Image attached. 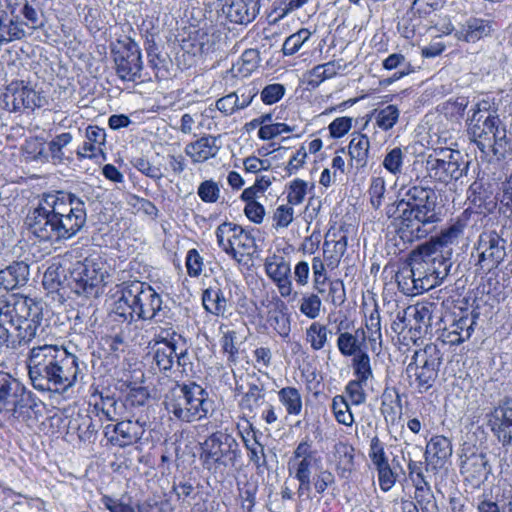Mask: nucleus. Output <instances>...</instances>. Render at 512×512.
<instances>
[{"mask_svg": "<svg viewBox=\"0 0 512 512\" xmlns=\"http://www.w3.org/2000/svg\"><path fill=\"white\" fill-rule=\"evenodd\" d=\"M268 322L276 333L286 340L291 332V318L288 307L281 299H276L274 308L269 311Z\"/></svg>", "mask_w": 512, "mask_h": 512, "instance_id": "2f4dec72", "label": "nucleus"}, {"mask_svg": "<svg viewBox=\"0 0 512 512\" xmlns=\"http://www.w3.org/2000/svg\"><path fill=\"white\" fill-rule=\"evenodd\" d=\"M334 458L338 469L343 473L352 471V445L347 437L339 439L335 445Z\"/></svg>", "mask_w": 512, "mask_h": 512, "instance_id": "49530a36", "label": "nucleus"}, {"mask_svg": "<svg viewBox=\"0 0 512 512\" xmlns=\"http://www.w3.org/2000/svg\"><path fill=\"white\" fill-rule=\"evenodd\" d=\"M442 362L443 354L436 344L430 343L416 350L406 367L410 386L419 393L427 392L437 380Z\"/></svg>", "mask_w": 512, "mask_h": 512, "instance_id": "f8f14e48", "label": "nucleus"}, {"mask_svg": "<svg viewBox=\"0 0 512 512\" xmlns=\"http://www.w3.org/2000/svg\"><path fill=\"white\" fill-rule=\"evenodd\" d=\"M435 309L436 304L433 302H421L404 309L403 315L409 316L411 321L410 330L419 335L426 334L432 326Z\"/></svg>", "mask_w": 512, "mask_h": 512, "instance_id": "bb28decb", "label": "nucleus"}, {"mask_svg": "<svg viewBox=\"0 0 512 512\" xmlns=\"http://www.w3.org/2000/svg\"><path fill=\"white\" fill-rule=\"evenodd\" d=\"M106 427V436L108 441L119 448L142 444L143 436L146 432L147 421L138 418L136 420H124L117 424Z\"/></svg>", "mask_w": 512, "mask_h": 512, "instance_id": "412c9836", "label": "nucleus"}, {"mask_svg": "<svg viewBox=\"0 0 512 512\" xmlns=\"http://www.w3.org/2000/svg\"><path fill=\"white\" fill-rule=\"evenodd\" d=\"M352 238L350 224L344 223L338 228L332 227L323 244V255L330 259V265H342L345 275L348 276L350 269L349 254L347 253L348 242Z\"/></svg>", "mask_w": 512, "mask_h": 512, "instance_id": "a211bd4d", "label": "nucleus"}, {"mask_svg": "<svg viewBox=\"0 0 512 512\" xmlns=\"http://www.w3.org/2000/svg\"><path fill=\"white\" fill-rule=\"evenodd\" d=\"M370 142L366 135L354 132V160L357 167L363 168L368 163Z\"/></svg>", "mask_w": 512, "mask_h": 512, "instance_id": "4d7b16f0", "label": "nucleus"}, {"mask_svg": "<svg viewBox=\"0 0 512 512\" xmlns=\"http://www.w3.org/2000/svg\"><path fill=\"white\" fill-rule=\"evenodd\" d=\"M100 502L109 512H136L131 503L124 501L123 498H116L104 494L100 498Z\"/></svg>", "mask_w": 512, "mask_h": 512, "instance_id": "774afa93", "label": "nucleus"}, {"mask_svg": "<svg viewBox=\"0 0 512 512\" xmlns=\"http://www.w3.org/2000/svg\"><path fill=\"white\" fill-rule=\"evenodd\" d=\"M361 312L365 329L361 327L354 332V376L356 377L354 379V405L364 403L368 394L373 391L370 359L362 351L361 346H366V341H368L371 349L375 351L376 345H380L381 340L380 315L372 297H369L368 300L363 297Z\"/></svg>", "mask_w": 512, "mask_h": 512, "instance_id": "20e7f679", "label": "nucleus"}, {"mask_svg": "<svg viewBox=\"0 0 512 512\" xmlns=\"http://www.w3.org/2000/svg\"><path fill=\"white\" fill-rule=\"evenodd\" d=\"M106 141V132L98 126L86 128V140L77 149L78 158H97L103 154V146Z\"/></svg>", "mask_w": 512, "mask_h": 512, "instance_id": "c756f323", "label": "nucleus"}, {"mask_svg": "<svg viewBox=\"0 0 512 512\" xmlns=\"http://www.w3.org/2000/svg\"><path fill=\"white\" fill-rule=\"evenodd\" d=\"M87 197L65 190L43 193L25 220L41 241L59 242L75 236L87 219Z\"/></svg>", "mask_w": 512, "mask_h": 512, "instance_id": "f03ea898", "label": "nucleus"}, {"mask_svg": "<svg viewBox=\"0 0 512 512\" xmlns=\"http://www.w3.org/2000/svg\"><path fill=\"white\" fill-rule=\"evenodd\" d=\"M278 399L289 415H299L302 411V397L295 387H284L278 391Z\"/></svg>", "mask_w": 512, "mask_h": 512, "instance_id": "ea45409f", "label": "nucleus"}, {"mask_svg": "<svg viewBox=\"0 0 512 512\" xmlns=\"http://www.w3.org/2000/svg\"><path fill=\"white\" fill-rule=\"evenodd\" d=\"M96 408H100L102 414L107 420H116L123 415L125 408V400L118 401L114 396H101V403L96 404Z\"/></svg>", "mask_w": 512, "mask_h": 512, "instance_id": "3c124183", "label": "nucleus"}, {"mask_svg": "<svg viewBox=\"0 0 512 512\" xmlns=\"http://www.w3.org/2000/svg\"><path fill=\"white\" fill-rule=\"evenodd\" d=\"M16 6H21L18 14L19 16L23 15L27 20L25 26H28L31 29H38L42 26L36 9L29 4L28 0H13V7Z\"/></svg>", "mask_w": 512, "mask_h": 512, "instance_id": "052dcab7", "label": "nucleus"}, {"mask_svg": "<svg viewBox=\"0 0 512 512\" xmlns=\"http://www.w3.org/2000/svg\"><path fill=\"white\" fill-rule=\"evenodd\" d=\"M415 487L416 504L422 512H436L437 505L430 484L417 485Z\"/></svg>", "mask_w": 512, "mask_h": 512, "instance_id": "603ef678", "label": "nucleus"}, {"mask_svg": "<svg viewBox=\"0 0 512 512\" xmlns=\"http://www.w3.org/2000/svg\"><path fill=\"white\" fill-rule=\"evenodd\" d=\"M222 334L219 343L223 354L227 355V361L236 364L239 360V344L237 342V332L230 330L226 325L219 327Z\"/></svg>", "mask_w": 512, "mask_h": 512, "instance_id": "e433bc0d", "label": "nucleus"}, {"mask_svg": "<svg viewBox=\"0 0 512 512\" xmlns=\"http://www.w3.org/2000/svg\"><path fill=\"white\" fill-rule=\"evenodd\" d=\"M339 267L330 265V259L323 256H314L311 261L313 287L318 293H324L329 281V271Z\"/></svg>", "mask_w": 512, "mask_h": 512, "instance_id": "c9c22d12", "label": "nucleus"}, {"mask_svg": "<svg viewBox=\"0 0 512 512\" xmlns=\"http://www.w3.org/2000/svg\"><path fill=\"white\" fill-rule=\"evenodd\" d=\"M368 456L375 468L389 463L385 452V444L376 435L370 440Z\"/></svg>", "mask_w": 512, "mask_h": 512, "instance_id": "680f3d73", "label": "nucleus"}, {"mask_svg": "<svg viewBox=\"0 0 512 512\" xmlns=\"http://www.w3.org/2000/svg\"><path fill=\"white\" fill-rule=\"evenodd\" d=\"M221 146L220 136L208 134L194 142L188 143L184 148V152L194 164H198L216 157Z\"/></svg>", "mask_w": 512, "mask_h": 512, "instance_id": "b1692460", "label": "nucleus"}, {"mask_svg": "<svg viewBox=\"0 0 512 512\" xmlns=\"http://www.w3.org/2000/svg\"><path fill=\"white\" fill-rule=\"evenodd\" d=\"M382 66L386 70H396V72L386 80L388 84H391L411 72V64L405 56L401 53L390 54L382 62Z\"/></svg>", "mask_w": 512, "mask_h": 512, "instance_id": "4c0bfd02", "label": "nucleus"}, {"mask_svg": "<svg viewBox=\"0 0 512 512\" xmlns=\"http://www.w3.org/2000/svg\"><path fill=\"white\" fill-rule=\"evenodd\" d=\"M116 75L122 81L136 82L141 79L143 62L139 45L127 37L118 40L112 48Z\"/></svg>", "mask_w": 512, "mask_h": 512, "instance_id": "2eb2a0df", "label": "nucleus"}, {"mask_svg": "<svg viewBox=\"0 0 512 512\" xmlns=\"http://www.w3.org/2000/svg\"><path fill=\"white\" fill-rule=\"evenodd\" d=\"M346 68L347 64L342 63V60H334L316 65L303 75V83L306 84L307 89H315L325 80L343 75Z\"/></svg>", "mask_w": 512, "mask_h": 512, "instance_id": "a878e982", "label": "nucleus"}, {"mask_svg": "<svg viewBox=\"0 0 512 512\" xmlns=\"http://www.w3.org/2000/svg\"><path fill=\"white\" fill-rule=\"evenodd\" d=\"M477 254V266L483 272L496 269L506 257V240L496 232L489 231L480 234L474 247Z\"/></svg>", "mask_w": 512, "mask_h": 512, "instance_id": "dca6fc26", "label": "nucleus"}, {"mask_svg": "<svg viewBox=\"0 0 512 512\" xmlns=\"http://www.w3.org/2000/svg\"><path fill=\"white\" fill-rule=\"evenodd\" d=\"M113 298L110 317L128 325L140 320H156L162 307L160 294L148 283L138 280L117 285Z\"/></svg>", "mask_w": 512, "mask_h": 512, "instance_id": "423d86ee", "label": "nucleus"}, {"mask_svg": "<svg viewBox=\"0 0 512 512\" xmlns=\"http://www.w3.org/2000/svg\"><path fill=\"white\" fill-rule=\"evenodd\" d=\"M108 277L105 261L94 253L72 263L68 269L66 286L78 296L94 299L103 294Z\"/></svg>", "mask_w": 512, "mask_h": 512, "instance_id": "6e6552de", "label": "nucleus"}, {"mask_svg": "<svg viewBox=\"0 0 512 512\" xmlns=\"http://www.w3.org/2000/svg\"><path fill=\"white\" fill-rule=\"evenodd\" d=\"M124 400L127 409L143 407L149 400V392L142 386L132 387L127 392Z\"/></svg>", "mask_w": 512, "mask_h": 512, "instance_id": "0e129e2a", "label": "nucleus"}, {"mask_svg": "<svg viewBox=\"0 0 512 512\" xmlns=\"http://www.w3.org/2000/svg\"><path fill=\"white\" fill-rule=\"evenodd\" d=\"M469 104L468 98L464 96L450 98L441 105V111L446 117L459 121L463 118Z\"/></svg>", "mask_w": 512, "mask_h": 512, "instance_id": "864d4df0", "label": "nucleus"}, {"mask_svg": "<svg viewBox=\"0 0 512 512\" xmlns=\"http://www.w3.org/2000/svg\"><path fill=\"white\" fill-rule=\"evenodd\" d=\"M72 139L73 137L69 132L56 135L48 143L49 159L51 158L54 162H62L64 160L63 148L70 144Z\"/></svg>", "mask_w": 512, "mask_h": 512, "instance_id": "5fc2aeb1", "label": "nucleus"}, {"mask_svg": "<svg viewBox=\"0 0 512 512\" xmlns=\"http://www.w3.org/2000/svg\"><path fill=\"white\" fill-rule=\"evenodd\" d=\"M373 116L377 126L383 131H388L397 123L400 111L397 106L391 104L379 110L375 109Z\"/></svg>", "mask_w": 512, "mask_h": 512, "instance_id": "de8ad7c7", "label": "nucleus"}, {"mask_svg": "<svg viewBox=\"0 0 512 512\" xmlns=\"http://www.w3.org/2000/svg\"><path fill=\"white\" fill-rule=\"evenodd\" d=\"M440 246L422 244L410 255L409 266L422 289H432L441 284L452 267L450 250H438Z\"/></svg>", "mask_w": 512, "mask_h": 512, "instance_id": "1a4fd4ad", "label": "nucleus"}, {"mask_svg": "<svg viewBox=\"0 0 512 512\" xmlns=\"http://www.w3.org/2000/svg\"><path fill=\"white\" fill-rule=\"evenodd\" d=\"M493 31V22L490 20L471 17L456 30L455 36L466 42H476L490 35Z\"/></svg>", "mask_w": 512, "mask_h": 512, "instance_id": "c85d7f7f", "label": "nucleus"}, {"mask_svg": "<svg viewBox=\"0 0 512 512\" xmlns=\"http://www.w3.org/2000/svg\"><path fill=\"white\" fill-rule=\"evenodd\" d=\"M229 294L218 282L202 291L201 301L204 310L216 317H224L229 308Z\"/></svg>", "mask_w": 512, "mask_h": 512, "instance_id": "393cba45", "label": "nucleus"}, {"mask_svg": "<svg viewBox=\"0 0 512 512\" xmlns=\"http://www.w3.org/2000/svg\"><path fill=\"white\" fill-rule=\"evenodd\" d=\"M464 229V225L460 222H456L450 225L448 228L441 231V233L436 237L426 242V245H435L440 246L438 250H451L449 245L455 243L458 238L462 235Z\"/></svg>", "mask_w": 512, "mask_h": 512, "instance_id": "a19ab883", "label": "nucleus"}, {"mask_svg": "<svg viewBox=\"0 0 512 512\" xmlns=\"http://www.w3.org/2000/svg\"><path fill=\"white\" fill-rule=\"evenodd\" d=\"M218 246L232 259L240 262L255 248L251 231L232 222L221 223L215 231Z\"/></svg>", "mask_w": 512, "mask_h": 512, "instance_id": "4468645a", "label": "nucleus"}, {"mask_svg": "<svg viewBox=\"0 0 512 512\" xmlns=\"http://www.w3.org/2000/svg\"><path fill=\"white\" fill-rule=\"evenodd\" d=\"M265 398V392L263 386L256 383H249L248 390L243 394L239 407L243 411L253 412L258 408Z\"/></svg>", "mask_w": 512, "mask_h": 512, "instance_id": "c03bdc74", "label": "nucleus"}, {"mask_svg": "<svg viewBox=\"0 0 512 512\" xmlns=\"http://www.w3.org/2000/svg\"><path fill=\"white\" fill-rule=\"evenodd\" d=\"M425 162L429 177L441 183L459 180L469 168V161L464 159L460 151L449 148L435 149Z\"/></svg>", "mask_w": 512, "mask_h": 512, "instance_id": "ddd939ff", "label": "nucleus"}, {"mask_svg": "<svg viewBox=\"0 0 512 512\" xmlns=\"http://www.w3.org/2000/svg\"><path fill=\"white\" fill-rule=\"evenodd\" d=\"M29 275V265L24 261H15L0 270V280L8 291L24 286L29 280Z\"/></svg>", "mask_w": 512, "mask_h": 512, "instance_id": "7c9ffc66", "label": "nucleus"}, {"mask_svg": "<svg viewBox=\"0 0 512 512\" xmlns=\"http://www.w3.org/2000/svg\"><path fill=\"white\" fill-rule=\"evenodd\" d=\"M252 432V439L243 436V442L248 451L249 460L257 467H262L266 465L264 446L259 442L256 432L254 430Z\"/></svg>", "mask_w": 512, "mask_h": 512, "instance_id": "8fccbe9b", "label": "nucleus"}, {"mask_svg": "<svg viewBox=\"0 0 512 512\" xmlns=\"http://www.w3.org/2000/svg\"><path fill=\"white\" fill-rule=\"evenodd\" d=\"M460 473L473 488H479L491 473L487 456L472 448H467L460 456Z\"/></svg>", "mask_w": 512, "mask_h": 512, "instance_id": "6ab92c4d", "label": "nucleus"}, {"mask_svg": "<svg viewBox=\"0 0 512 512\" xmlns=\"http://www.w3.org/2000/svg\"><path fill=\"white\" fill-rule=\"evenodd\" d=\"M466 120L469 139L485 154L504 159L511 151V138L505 124L497 114V108L489 99L478 101Z\"/></svg>", "mask_w": 512, "mask_h": 512, "instance_id": "39448f33", "label": "nucleus"}, {"mask_svg": "<svg viewBox=\"0 0 512 512\" xmlns=\"http://www.w3.org/2000/svg\"><path fill=\"white\" fill-rule=\"evenodd\" d=\"M25 152L35 161L48 162L49 154L45 150V143L42 138H30L25 143Z\"/></svg>", "mask_w": 512, "mask_h": 512, "instance_id": "69168bd1", "label": "nucleus"}, {"mask_svg": "<svg viewBox=\"0 0 512 512\" xmlns=\"http://www.w3.org/2000/svg\"><path fill=\"white\" fill-rule=\"evenodd\" d=\"M468 200L478 208L490 209L495 206L492 185L482 179L474 181L468 191Z\"/></svg>", "mask_w": 512, "mask_h": 512, "instance_id": "72a5a7b5", "label": "nucleus"}, {"mask_svg": "<svg viewBox=\"0 0 512 512\" xmlns=\"http://www.w3.org/2000/svg\"><path fill=\"white\" fill-rule=\"evenodd\" d=\"M322 468V460L308 441L300 442L288 463L289 474L294 478H308Z\"/></svg>", "mask_w": 512, "mask_h": 512, "instance_id": "aec40b11", "label": "nucleus"}, {"mask_svg": "<svg viewBox=\"0 0 512 512\" xmlns=\"http://www.w3.org/2000/svg\"><path fill=\"white\" fill-rule=\"evenodd\" d=\"M310 37L311 32L304 28L287 37L282 47L284 55H293L298 52Z\"/></svg>", "mask_w": 512, "mask_h": 512, "instance_id": "6e6d98bb", "label": "nucleus"}, {"mask_svg": "<svg viewBox=\"0 0 512 512\" xmlns=\"http://www.w3.org/2000/svg\"><path fill=\"white\" fill-rule=\"evenodd\" d=\"M38 398L18 378L0 369V413L17 420L30 416Z\"/></svg>", "mask_w": 512, "mask_h": 512, "instance_id": "9b49d317", "label": "nucleus"}, {"mask_svg": "<svg viewBox=\"0 0 512 512\" xmlns=\"http://www.w3.org/2000/svg\"><path fill=\"white\" fill-rule=\"evenodd\" d=\"M418 179L400 183L397 200L386 207V215L398 221L396 233L404 244L425 238L441 221L436 191L417 183Z\"/></svg>", "mask_w": 512, "mask_h": 512, "instance_id": "7ed1b4c3", "label": "nucleus"}, {"mask_svg": "<svg viewBox=\"0 0 512 512\" xmlns=\"http://www.w3.org/2000/svg\"><path fill=\"white\" fill-rule=\"evenodd\" d=\"M475 323L476 317L473 315H465L454 320L447 329V341L452 345H459L468 340L474 331Z\"/></svg>", "mask_w": 512, "mask_h": 512, "instance_id": "473e14b6", "label": "nucleus"}, {"mask_svg": "<svg viewBox=\"0 0 512 512\" xmlns=\"http://www.w3.org/2000/svg\"><path fill=\"white\" fill-rule=\"evenodd\" d=\"M242 452L235 437L223 431H216L200 444L202 466L212 474H223L234 468L241 460Z\"/></svg>", "mask_w": 512, "mask_h": 512, "instance_id": "9d476101", "label": "nucleus"}, {"mask_svg": "<svg viewBox=\"0 0 512 512\" xmlns=\"http://www.w3.org/2000/svg\"><path fill=\"white\" fill-rule=\"evenodd\" d=\"M162 404L170 420L192 423L207 418L213 401L201 385L195 382H176L164 394Z\"/></svg>", "mask_w": 512, "mask_h": 512, "instance_id": "0eeeda50", "label": "nucleus"}, {"mask_svg": "<svg viewBox=\"0 0 512 512\" xmlns=\"http://www.w3.org/2000/svg\"><path fill=\"white\" fill-rule=\"evenodd\" d=\"M331 409L339 424L352 425V410L346 396L336 395L332 400Z\"/></svg>", "mask_w": 512, "mask_h": 512, "instance_id": "09e8293b", "label": "nucleus"}, {"mask_svg": "<svg viewBox=\"0 0 512 512\" xmlns=\"http://www.w3.org/2000/svg\"><path fill=\"white\" fill-rule=\"evenodd\" d=\"M405 156V152L400 147L390 149L384 156L382 165L386 171L397 177L395 184L403 173Z\"/></svg>", "mask_w": 512, "mask_h": 512, "instance_id": "a18cd8bd", "label": "nucleus"}, {"mask_svg": "<svg viewBox=\"0 0 512 512\" xmlns=\"http://www.w3.org/2000/svg\"><path fill=\"white\" fill-rule=\"evenodd\" d=\"M67 277L68 274L64 273L61 266L53 264L46 269L43 275V287L49 293L59 292L66 285Z\"/></svg>", "mask_w": 512, "mask_h": 512, "instance_id": "79ce46f5", "label": "nucleus"}, {"mask_svg": "<svg viewBox=\"0 0 512 512\" xmlns=\"http://www.w3.org/2000/svg\"><path fill=\"white\" fill-rule=\"evenodd\" d=\"M131 163L137 171L155 181L163 178L161 167L159 165H154L145 157L134 158Z\"/></svg>", "mask_w": 512, "mask_h": 512, "instance_id": "bf43d9fd", "label": "nucleus"}, {"mask_svg": "<svg viewBox=\"0 0 512 512\" xmlns=\"http://www.w3.org/2000/svg\"><path fill=\"white\" fill-rule=\"evenodd\" d=\"M307 342L314 350H320L327 341V329L324 325L313 322L306 332Z\"/></svg>", "mask_w": 512, "mask_h": 512, "instance_id": "13d9d810", "label": "nucleus"}, {"mask_svg": "<svg viewBox=\"0 0 512 512\" xmlns=\"http://www.w3.org/2000/svg\"><path fill=\"white\" fill-rule=\"evenodd\" d=\"M40 301L21 294L0 299V346L15 349L36 339L29 351L28 370L39 391L66 392L84 378L86 365L65 345L47 341Z\"/></svg>", "mask_w": 512, "mask_h": 512, "instance_id": "f257e3e1", "label": "nucleus"}, {"mask_svg": "<svg viewBox=\"0 0 512 512\" xmlns=\"http://www.w3.org/2000/svg\"><path fill=\"white\" fill-rule=\"evenodd\" d=\"M452 455V445L444 436H434L428 442L424 453L425 461L432 470L443 467L448 458Z\"/></svg>", "mask_w": 512, "mask_h": 512, "instance_id": "cd10ccee", "label": "nucleus"}, {"mask_svg": "<svg viewBox=\"0 0 512 512\" xmlns=\"http://www.w3.org/2000/svg\"><path fill=\"white\" fill-rule=\"evenodd\" d=\"M149 348L151 349L153 367L164 373L171 371L175 365V355L179 346L154 345L149 342Z\"/></svg>", "mask_w": 512, "mask_h": 512, "instance_id": "f704fd0d", "label": "nucleus"}, {"mask_svg": "<svg viewBox=\"0 0 512 512\" xmlns=\"http://www.w3.org/2000/svg\"><path fill=\"white\" fill-rule=\"evenodd\" d=\"M222 14L232 23L248 24L259 13V0H217Z\"/></svg>", "mask_w": 512, "mask_h": 512, "instance_id": "4be33fe9", "label": "nucleus"}, {"mask_svg": "<svg viewBox=\"0 0 512 512\" xmlns=\"http://www.w3.org/2000/svg\"><path fill=\"white\" fill-rule=\"evenodd\" d=\"M7 12L0 13V44H7L26 37L25 22L17 14V7H13V0H8Z\"/></svg>", "mask_w": 512, "mask_h": 512, "instance_id": "5701e85b", "label": "nucleus"}, {"mask_svg": "<svg viewBox=\"0 0 512 512\" xmlns=\"http://www.w3.org/2000/svg\"><path fill=\"white\" fill-rule=\"evenodd\" d=\"M264 269L266 275L272 281L278 277L284 276L287 273H291V266L289 261L280 254L273 253L268 255L264 261Z\"/></svg>", "mask_w": 512, "mask_h": 512, "instance_id": "37998d69", "label": "nucleus"}, {"mask_svg": "<svg viewBox=\"0 0 512 512\" xmlns=\"http://www.w3.org/2000/svg\"><path fill=\"white\" fill-rule=\"evenodd\" d=\"M308 183L302 179H294L288 187L287 200L292 206L301 204L307 194Z\"/></svg>", "mask_w": 512, "mask_h": 512, "instance_id": "e2e57ef3", "label": "nucleus"}, {"mask_svg": "<svg viewBox=\"0 0 512 512\" xmlns=\"http://www.w3.org/2000/svg\"><path fill=\"white\" fill-rule=\"evenodd\" d=\"M3 101L6 108L12 112L34 111L48 103L42 91L36 90L23 81L11 83L6 89Z\"/></svg>", "mask_w": 512, "mask_h": 512, "instance_id": "f3484780", "label": "nucleus"}, {"mask_svg": "<svg viewBox=\"0 0 512 512\" xmlns=\"http://www.w3.org/2000/svg\"><path fill=\"white\" fill-rule=\"evenodd\" d=\"M396 282L401 292L409 296H415L429 290L422 289L419 280H417V276H414L413 269L410 266L396 274Z\"/></svg>", "mask_w": 512, "mask_h": 512, "instance_id": "58836bf2", "label": "nucleus"}, {"mask_svg": "<svg viewBox=\"0 0 512 512\" xmlns=\"http://www.w3.org/2000/svg\"><path fill=\"white\" fill-rule=\"evenodd\" d=\"M259 52L255 49H247L243 52L240 58L239 72L243 76L250 75L259 65Z\"/></svg>", "mask_w": 512, "mask_h": 512, "instance_id": "338daca9", "label": "nucleus"}]
</instances>
